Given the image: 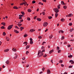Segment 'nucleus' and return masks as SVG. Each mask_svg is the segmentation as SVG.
Segmentation results:
<instances>
[{
  "mask_svg": "<svg viewBox=\"0 0 74 74\" xmlns=\"http://www.w3.org/2000/svg\"><path fill=\"white\" fill-rule=\"evenodd\" d=\"M42 14L43 15H45V13L44 12H42Z\"/></svg>",
  "mask_w": 74,
  "mask_h": 74,
  "instance_id": "79ce46f5",
  "label": "nucleus"
},
{
  "mask_svg": "<svg viewBox=\"0 0 74 74\" xmlns=\"http://www.w3.org/2000/svg\"><path fill=\"white\" fill-rule=\"evenodd\" d=\"M39 39H41L42 38V37L41 36H39L38 37Z\"/></svg>",
  "mask_w": 74,
  "mask_h": 74,
  "instance_id": "864d4df0",
  "label": "nucleus"
},
{
  "mask_svg": "<svg viewBox=\"0 0 74 74\" xmlns=\"http://www.w3.org/2000/svg\"><path fill=\"white\" fill-rule=\"evenodd\" d=\"M61 4H62V5H64V3L63 1H61Z\"/></svg>",
  "mask_w": 74,
  "mask_h": 74,
  "instance_id": "7c9ffc66",
  "label": "nucleus"
},
{
  "mask_svg": "<svg viewBox=\"0 0 74 74\" xmlns=\"http://www.w3.org/2000/svg\"><path fill=\"white\" fill-rule=\"evenodd\" d=\"M1 29H5V28L4 27V26H2V27H1Z\"/></svg>",
  "mask_w": 74,
  "mask_h": 74,
  "instance_id": "37998d69",
  "label": "nucleus"
},
{
  "mask_svg": "<svg viewBox=\"0 0 74 74\" xmlns=\"http://www.w3.org/2000/svg\"><path fill=\"white\" fill-rule=\"evenodd\" d=\"M72 62H73V61L72 60H70L69 61V62L70 63H71Z\"/></svg>",
  "mask_w": 74,
  "mask_h": 74,
  "instance_id": "09e8293b",
  "label": "nucleus"
},
{
  "mask_svg": "<svg viewBox=\"0 0 74 74\" xmlns=\"http://www.w3.org/2000/svg\"><path fill=\"white\" fill-rule=\"evenodd\" d=\"M33 43V41L30 40V44H32Z\"/></svg>",
  "mask_w": 74,
  "mask_h": 74,
  "instance_id": "2f4dec72",
  "label": "nucleus"
},
{
  "mask_svg": "<svg viewBox=\"0 0 74 74\" xmlns=\"http://www.w3.org/2000/svg\"><path fill=\"white\" fill-rule=\"evenodd\" d=\"M43 56V57H44L45 58V57H46L47 56V55H46V54H45V55H44Z\"/></svg>",
  "mask_w": 74,
  "mask_h": 74,
  "instance_id": "c03bdc74",
  "label": "nucleus"
},
{
  "mask_svg": "<svg viewBox=\"0 0 74 74\" xmlns=\"http://www.w3.org/2000/svg\"><path fill=\"white\" fill-rule=\"evenodd\" d=\"M44 2H46V0H42Z\"/></svg>",
  "mask_w": 74,
  "mask_h": 74,
  "instance_id": "e2e57ef3",
  "label": "nucleus"
},
{
  "mask_svg": "<svg viewBox=\"0 0 74 74\" xmlns=\"http://www.w3.org/2000/svg\"><path fill=\"white\" fill-rule=\"evenodd\" d=\"M15 27L16 29H19V28H18L17 26H15Z\"/></svg>",
  "mask_w": 74,
  "mask_h": 74,
  "instance_id": "de8ad7c7",
  "label": "nucleus"
},
{
  "mask_svg": "<svg viewBox=\"0 0 74 74\" xmlns=\"http://www.w3.org/2000/svg\"><path fill=\"white\" fill-rule=\"evenodd\" d=\"M1 24H2L3 26H5V23L3 22L1 23Z\"/></svg>",
  "mask_w": 74,
  "mask_h": 74,
  "instance_id": "cd10ccee",
  "label": "nucleus"
},
{
  "mask_svg": "<svg viewBox=\"0 0 74 74\" xmlns=\"http://www.w3.org/2000/svg\"><path fill=\"white\" fill-rule=\"evenodd\" d=\"M29 47H30V46L29 45V46H27L26 47V49H28L29 48Z\"/></svg>",
  "mask_w": 74,
  "mask_h": 74,
  "instance_id": "4be33fe9",
  "label": "nucleus"
},
{
  "mask_svg": "<svg viewBox=\"0 0 74 74\" xmlns=\"http://www.w3.org/2000/svg\"><path fill=\"white\" fill-rule=\"evenodd\" d=\"M29 53V52L28 51H26V54L27 55L28 53Z\"/></svg>",
  "mask_w": 74,
  "mask_h": 74,
  "instance_id": "3c124183",
  "label": "nucleus"
},
{
  "mask_svg": "<svg viewBox=\"0 0 74 74\" xmlns=\"http://www.w3.org/2000/svg\"><path fill=\"white\" fill-rule=\"evenodd\" d=\"M51 73V71L50 70L48 69L47 70V74H50Z\"/></svg>",
  "mask_w": 74,
  "mask_h": 74,
  "instance_id": "423d86ee",
  "label": "nucleus"
},
{
  "mask_svg": "<svg viewBox=\"0 0 74 74\" xmlns=\"http://www.w3.org/2000/svg\"><path fill=\"white\" fill-rule=\"evenodd\" d=\"M36 19L39 21H41V19L40 18H37Z\"/></svg>",
  "mask_w": 74,
  "mask_h": 74,
  "instance_id": "ddd939ff",
  "label": "nucleus"
},
{
  "mask_svg": "<svg viewBox=\"0 0 74 74\" xmlns=\"http://www.w3.org/2000/svg\"><path fill=\"white\" fill-rule=\"evenodd\" d=\"M61 21L63 22L64 21V19L63 18H62V19H61Z\"/></svg>",
  "mask_w": 74,
  "mask_h": 74,
  "instance_id": "393cba45",
  "label": "nucleus"
},
{
  "mask_svg": "<svg viewBox=\"0 0 74 74\" xmlns=\"http://www.w3.org/2000/svg\"><path fill=\"white\" fill-rule=\"evenodd\" d=\"M52 37H53V35H51L50 36H49V38L50 39H51L52 38Z\"/></svg>",
  "mask_w": 74,
  "mask_h": 74,
  "instance_id": "b1692460",
  "label": "nucleus"
},
{
  "mask_svg": "<svg viewBox=\"0 0 74 74\" xmlns=\"http://www.w3.org/2000/svg\"><path fill=\"white\" fill-rule=\"evenodd\" d=\"M13 8H14V9H18V7H17V6H14Z\"/></svg>",
  "mask_w": 74,
  "mask_h": 74,
  "instance_id": "a211bd4d",
  "label": "nucleus"
},
{
  "mask_svg": "<svg viewBox=\"0 0 74 74\" xmlns=\"http://www.w3.org/2000/svg\"><path fill=\"white\" fill-rule=\"evenodd\" d=\"M24 29V28L23 27H20V29Z\"/></svg>",
  "mask_w": 74,
  "mask_h": 74,
  "instance_id": "a18cd8bd",
  "label": "nucleus"
},
{
  "mask_svg": "<svg viewBox=\"0 0 74 74\" xmlns=\"http://www.w3.org/2000/svg\"><path fill=\"white\" fill-rule=\"evenodd\" d=\"M23 16H23V15H19V17H22Z\"/></svg>",
  "mask_w": 74,
  "mask_h": 74,
  "instance_id": "8fccbe9b",
  "label": "nucleus"
},
{
  "mask_svg": "<svg viewBox=\"0 0 74 74\" xmlns=\"http://www.w3.org/2000/svg\"><path fill=\"white\" fill-rule=\"evenodd\" d=\"M54 50L53 49H52L49 52V53L51 54L53 52Z\"/></svg>",
  "mask_w": 74,
  "mask_h": 74,
  "instance_id": "6e6552de",
  "label": "nucleus"
},
{
  "mask_svg": "<svg viewBox=\"0 0 74 74\" xmlns=\"http://www.w3.org/2000/svg\"><path fill=\"white\" fill-rule=\"evenodd\" d=\"M9 50V49H6L4 50V52H8Z\"/></svg>",
  "mask_w": 74,
  "mask_h": 74,
  "instance_id": "1a4fd4ad",
  "label": "nucleus"
},
{
  "mask_svg": "<svg viewBox=\"0 0 74 74\" xmlns=\"http://www.w3.org/2000/svg\"><path fill=\"white\" fill-rule=\"evenodd\" d=\"M27 36H28V35L27 34H25V35H24V37H26Z\"/></svg>",
  "mask_w": 74,
  "mask_h": 74,
  "instance_id": "c9c22d12",
  "label": "nucleus"
},
{
  "mask_svg": "<svg viewBox=\"0 0 74 74\" xmlns=\"http://www.w3.org/2000/svg\"><path fill=\"white\" fill-rule=\"evenodd\" d=\"M64 33V31H63L62 30H60V31H59V33Z\"/></svg>",
  "mask_w": 74,
  "mask_h": 74,
  "instance_id": "0eeeda50",
  "label": "nucleus"
},
{
  "mask_svg": "<svg viewBox=\"0 0 74 74\" xmlns=\"http://www.w3.org/2000/svg\"><path fill=\"white\" fill-rule=\"evenodd\" d=\"M44 44H46V42H42V45H44Z\"/></svg>",
  "mask_w": 74,
  "mask_h": 74,
  "instance_id": "49530a36",
  "label": "nucleus"
},
{
  "mask_svg": "<svg viewBox=\"0 0 74 74\" xmlns=\"http://www.w3.org/2000/svg\"><path fill=\"white\" fill-rule=\"evenodd\" d=\"M36 3V1H32V3Z\"/></svg>",
  "mask_w": 74,
  "mask_h": 74,
  "instance_id": "bf43d9fd",
  "label": "nucleus"
},
{
  "mask_svg": "<svg viewBox=\"0 0 74 74\" xmlns=\"http://www.w3.org/2000/svg\"><path fill=\"white\" fill-rule=\"evenodd\" d=\"M44 48V47L43 46L41 47V49L43 50Z\"/></svg>",
  "mask_w": 74,
  "mask_h": 74,
  "instance_id": "0e129e2a",
  "label": "nucleus"
},
{
  "mask_svg": "<svg viewBox=\"0 0 74 74\" xmlns=\"http://www.w3.org/2000/svg\"><path fill=\"white\" fill-rule=\"evenodd\" d=\"M67 8V7L66 6L64 5L63 6V8H64L65 9H66Z\"/></svg>",
  "mask_w": 74,
  "mask_h": 74,
  "instance_id": "5701e85b",
  "label": "nucleus"
},
{
  "mask_svg": "<svg viewBox=\"0 0 74 74\" xmlns=\"http://www.w3.org/2000/svg\"><path fill=\"white\" fill-rule=\"evenodd\" d=\"M24 5L25 6L27 4V3L26 2L24 1L23 3H21L20 4V5Z\"/></svg>",
  "mask_w": 74,
  "mask_h": 74,
  "instance_id": "7ed1b4c3",
  "label": "nucleus"
},
{
  "mask_svg": "<svg viewBox=\"0 0 74 74\" xmlns=\"http://www.w3.org/2000/svg\"><path fill=\"white\" fill-rule=\"evenodd\" d=\"M69 25L70 26L72 25V23H69Z\"/></svg>",
  "mask_w": 74,
  "mask_h": 74,
  "instance_id": "72a5a7b5",
  "label": "nucleus"
},
{
  "mask_svg": "<svg viewBox=\"0 0 74 74\" xmlns=\"http://www.w3.org/2000/svg\"><path fill=\"white\" fill-rule=\"evenodd\" d=\"M48 25V23L45 22L43 23V26L44 27H46Z\"/></svg>",
  "mask_w": 74,
  "mask_h": 74,
  "instance_id": "20e7f679",
  "label": "nucleus"
},
{
  "mask_svg": "<svg viewBox=\"0 0 74 74\" xmlns=\"http://www.w3.org/2000/svg\"><path fill=\"white\" fill-rule=\"evenodd\" d=\"M48 19H51L52 18V17H51V16H48Z\"/></svg>",
  "mask_w": 74,
  "mask_h": 74,
  "instance_id": "6ab92c4d",
  "label": "nucleus"
},
{
  "mask_svg": "<svg viewBox=\"0 0 74 74\" xmlns=\"http://www.w3.org/2000/svg\"><path fill=\"white\" fill-rule=\"evenodd\" d=\"M45 49H43V50H42L41 51V52L42 53H43V52H45Z\"/></svg>",
  "mask_w": 74,
  "mask_h": 74,
  "instance_id": "5fc2aeb1",
  "label": "nucleus"
},
{
  "mask_svg": "<svg viewBox=\"0 0 74 74\" xmlns=\"http://www.w3.org/2000/svg\"><path fill=\"white\" fill-rule=\"evenodd\" d=\"M14 32H15V33H19V32L17 31V30H14Z\"/></svg>",
  "mask_w": 74,
  "mask_h": 74,
  "instance_id": "f3484780",
  "label": "nucleus"
},
{
  "mask_svg": "<svg viewBox=\"0 0 74 74\" xmlns=\"http://www.w3.org/2000/svg\"><path fill=\"white\" fill-rule=\"evenodd\" d=\"M71 47L70 45H67V47Z\"/></svg>",
  "mask_w": 74,
  "mask_h": 74,
  "instance_id": "680f3d73",
  "label": "nucleus"
},
{
  "mask_svg": "<svg viewBox=\"0 0 74 74\" xmlns=\"http://www.w3.org/2000/svg\"><path fill=\"white\" fill-rule=\"evenodd\" d=\"M21 13L23 15H24L25 14V13L24 12H21Z\"/></svg>",
  "mask_w": 74,
  "mask_h": 74,
  "instance_id": "4c0bfd02",
  "label": "nucleus"
},
{
  "mask_svg": "<svg viewBox=\"0 0 74 74\" xmlns=\"http://www.w3.org/2000/svg\"><path fill=\"white\" fill-rule=\"evenodd\" d=\"M39 4H41L42 5H43V3H42L41 2H40V3H39Z\"/></svg>",
  "mask_w": 74,
  "mask_h": 74,
  "instance_id": "6e6d98bb",
  "label": "nucleus"
},
{
  "mask_svg": "<svg viewBox=\"0 0 74 74\" xmlns=\"http://www.w3.org/2000/svg\"><path fill=\"white\" fill-rule=\"evenodd\" d=\"M12 51H13L15 52L17 51V50H16V48H14L12 49Z\"/></svg>",
  "mask_w": 74,
  "mask_h": 74,
  "instance_id": "9b49d317",
  "label": "nucleus"
},
{
  "mask_svg": "<svg viewBox=\"0 0 74 74\" xmlns=\"http://www.w3.org/2000/svg\"><path fill=\"white\" fill-rule=\"evenodd\" d=\"M64 36H62V37H61V40H64Z\"/></svg>",
  "mask_w": 74,
  "mask_h": 74,
  "instance_id": "bb28decb",
  "label": "nucleus"
},
{
  "mask_svg": "<svg viewBox=\"0 0 74 74\" xmlns=\"http://www.w3.org/2000/svg\"><path fill=\"white\" fill-rule=\"evenodd\" d=\"M17 56H15V57L14 58V59H16L17 58Z\"/></svg>",
  "mask_w": 74,
  "mask_h": 74,
  "instance_id": "603ef678",
  "label": "nucleus"
},
{
  "mask_svg": "<svg viewBox=\"0 0 74 74\" xmlns=\"http://www.w3.org/2000/svg\"><path fill=\"white\" fill-rule=\"evenodd\" d=\"M35 31V29H30V32H34Z\"/></svg>",
  "mask_w": 74,
  "mask_h": 74,
  "instance_id": "f8f14e48",
  "label": "nucleus"
},
{
  "mask_svg": "<svg viewBox=\"0 0 74 74\" xmlns=\"http://www.w3.org/2000/svg\"><path fill=\"white\" fill-rule=\"evenodd\" d=\"M60 5H61L60 4H59L58 5V9H60Z\"/></svg>",
  "mask_w": 74,
  "mask_h": 74,
  "instance_id": "c85d7f7f",
  "label": "nucleus"
},
{
  "mask_svg": "<svg viewBox=\"0 0 74 74\" xmlns=\"http://www.w3.org/2000/svg\"><path fill=\"white\" fill-rule=\"evenodd\" d=\"M22 25V24L21 23H18V26L19 27H21V26Z\"/></svg>",
  "mask_w": 74,
  "mask_h": 74,
  "instance_id": "a878e982",
  "label": "nucleus"
},
{
  "mask_svg": "<svg viewBox=\"0 0 74 74\" xmlns=\"http://www.w3.org/2000/svg\"><path fill=\"white\" fill-rule=\"evenodd\" d=\"M61 66L62 67H64V65H63V64H61Z\"/></svg>",
  "mask_w": 74,
  "mask_h": 74,
  "instance_id": "052dcab7",
  "label": "nucleus"
},
{
  "mask_svg": "<svg viewBox=\"0 0 74 74\" xmlns=\"http://www.w3.org/2000/svg\"><path fill=\"white\" fill-rule=\"evenodd\" d=\"M37 16H35V17H34V20H36V18H37Z\"/></svg>",
  "mask_w": 74,
  "mask_h": 74,
  "instance_id": "4d7b16f0",
  "label": "nucleus"
},
{
  "mask_svg": "<svg viewBox=\"0 0 74 74\" xmlns=\"http://www.w3.org/2000/svg\"><path fill=\"white\" fill-rule=\"evenodd\" d=\"M26 66H26V68H28L29 67V64H28Z\"/></svg>",
  "mask_w": 74,
  "mask_h": 74,
  "instance_id": "13d9d810",
  "label": "nucleus"
},
{
  "mask_svg": "<svg viewBox=\"0 0 74 74\" xmlns=\"http://www.w3.org/2000/svg\"><path fill=\"white\" fill-rule=\"evenodd\" d=\"M29 40H30V41H33V39L32 38H30V39H29Z\"/></svg>",
  "mask_w": 74,
  "mask_h": 74,
  "instance_id": "338daca9",
  "label": "nucleus"
},
{
  "mask_svg": "<svg viewBox=\"0 0 74 74\" xmlns=\"http://www.w3.org/2000/svg\"><path fill=\"white\" fill-rule=\"evenodd\" d=\"M53 10L56 13H58L59 12V10L57 8L53 9Z\"/></svg>",
  "mask_w": 74,
  "mask_h": 74,
  "instance_id": "f03ea898",
  "label": "nucleus"
},
{
  "mask_svg": "<svg viewBox=\"0 0 74 74\" xmlns=\"http://www.w3.org/2000/svg\"><path fill=\"white\" fill-rule=\"evenodd\" d=\"M73 56L71 55H70L69 56H68V58H71L73 57Z\"/></svg>",
  "mask_w": 74,
  "mask_h": 74,
  "instance_id": "4468645a",
  "label": "nucleus"
},
{
  "mask_svg": "<svg viewBox=\"0 0 74 74\" xmlns=\"http://www.w3.org/2000/svg\"><path fill=\"white\" fill-rule=\"evenodd\" d=\"M13 25H10L8 27V30H10L12 29L13 27Z\"/></svg>",
  "mask_w": 74,
  "mask_h": 74,
  "instance_id": "39448f33",
  "label": "nucleus"
},
{
  "mask_svg": "<svg viewBox=\"0 0 74 74\" xmlns=\"http://www.w3.org/2000/svg\"><path fill=\"white\" fill-rule=\"evenodd\" d=\"M43 55V53L41 52L40 50H39L38 51V58H40V57H41Z\"/></svg>",
  "mask_w": 74,
  "mask_h": 74,
  "instance_id": "f257e3e1",
  "label": "nucleus"
},
{
  "mask_svg": "<svg viewBox=\"0 0 74 74\" xmlns=\"http://www.w3.org/2000/svg\"><path fill=\"white\" fill-rule=\"evenodd\" d=\"M63 61L62 60H60V61H59V62L60 63H63Z\"/></svg>",
  "mask_w": 74,
  "mask_h": 74,
  "instance_id": "2eb2a0df",
  "label": "nucleus"
},
{
  "mask_svg": "<svg viewBox=\"0 0 74 74\" xmlns=\"http://www.w3.org/2000/svg\"><path fill=\"white\" fill-rule=\"evenodd\" d=\"M27 20H28V21H30V18L28 17V18H27Z\"/></svg>",
  "mask_w": 74,
  "mask_h": 74,
  "instance_id": "a19ab883",
  "label": "nucleus"
},
{
  "mask_svg": "<svg viewBox=\"0 0 74 74\" xmlns=\"http://www.w3.org/2000/svg\"><path fill=\"white\" fill-rule=\"evenodd\" d=\"M7 64H9L10 63V62L9 61V60H7L6 61V62H5Z\"/></svg>",
  "mask_w": 74,
  "mask_h": 74,
  "instance_id": "9d476101",
  "label": "nucleus"
},
{
  "mask_svg": "<svg viewBox=\"0 0 74 74\" xmlns=\"http://www.w3.org/2000/svg\"><path fill=\"white\" fill-rule=\"evenodd\" d=\"M48 29H46V30H45V32H46L47 31H48Z\"/></svg>",
  "mask_w": 74,
  "mask_h": 74,
  "instance_id": "69168bd1",
  "label": "nucleus"
},
{
  "mask_svg": "<svg viewBox=\"0 0 74 74\" xmlns=\"http://www.w3.org/2000/svg\"><path fill=\"white\" fill-rule=\"evenodd\" d=\"M74 30L73 29H70V32H72Z\"/></svg>",
  "mask_w": 74,
  "mask_h": 74,
  "instance_id": "c756f323",
  "label": "nucleus"
},
{
  "mask_svg": "<svg viewBox=\"0 0 74 74\" xmlns=\"http://www.w3.org/2000/svg\"><path fill=\"white\" fill-rule=\"evenodd\" d=\"M58 13H55V17L56 18H57L58 16Z\"/></svg>",
  "mask_w": 74,
  "mask_h": 74,
  "instance_id": "aec40b11",
  "label": "nucleus"
},
{
  "mask_svg": "<svg viewBox=\"0 0 74 74\" xmlns=\"http://www.w3.org/2000/svg\"><path fill=\"white\" fill-rule=\"evenodd\" d=\"M73 66H69V68H72L73 67Z\"/></svg>",
  "mask_w": 74,
  "mask_h": 74,
  "instance_id": "58836bf2",
  "label": "nucleus"
},
{
  "mask_svg": "<svg viewBox=\"0 0 74 74\" xmlns=\"http://www.w3.org/2000/svg\"><path fill=\"white\" fill-rule=\"evenodd\" d=\"M60 49V47H57V50H58Z\"/></svg>",
  "mask_w": 74,
  "mask_h": 74,
  "instance_id": "e433bc0d",
  "label": "nucleus"
},
{
  "mask_svg": "<svg viewBox=\"0 0 74 74\" xmlns=\"http://www.w3.org/2000/svg\"><path fill=\"white\" fill-rule=\"evenodd\" d=\"M42 70L43 71H44L45 70V68H42Z\"/></svg>",
  "mask_w": 74,
  "mask_h": 74,
  "instance_id": "774afa93",
  "label": "nucleus"
},
{
  "mask_svg": "<svg viewBox=\"0 0 74 74\" xmlns=\"http://www.w3.org/2000/svg\"><path fill=\"white\" fill-rule=\"evenodd\" d=\"M10 38H8V37H6V40L8 41H9L10 40Z\"/></svg>",
  "mask_w": 74,
  "mask_h": 74,
  "instance_id": "dca6fc26",
  "label": "nucleus"
},
{
  "mask_svg": "<svg viewBox=\"0 0 74 74\" xmlns=\"http://www.w3.org/2000/svg\"><path fill=\"white\" fill-rule=\"evenodd\" d=\"M69 15V16L71 17L73 16V15L72 14H70Z\"/></svg>",
  "mask_w": 74,
  "mask_h": 74,
  "instance_id": "473e14b6",
  "label": "nucleus"
},
{
  "mask_svg": "<svg viewBox=\"0 0 74 74\" xmlns=\"http://www.w3.org/2000/svg\"><path fill=\"white\" fill-rule=\"evenodd\" d=\"M28 12H32V10L31 9H29L28 10Z\"/></svg>",
  "mask_w": 74,
  "mask_h": 74,
  "instance_id": "412c9836",
  "label": "nucleus"
},
{
  "mask_svg": "<svg viewBox=\"0 0 74 74\" xmlns=\"http://www.w3.org/2000/svg\"><path fill=\"white\" fill-rule=\"evenodd\" d=\"M58 53H60L61 52V50H59L58 51Z\"/></svg>",
  "mask_w": 74,
  "mask_h": 74,
  "instance_id": "ea45409f",
  "label": "nucleus"
},
{
  "mask_svg": "<svg viewBox=\"0 0 74 74\" xmlns=\"http://www.w3.org/2000/svg\"><path fill=\"white\" fill-rule=\"evenodd\" d=\"M3 36H5V35H6V33L4 32L3 33Z\"/></svg>",
  "mask_w": 74,
  "mask_h": 74,
  "instance_id": "f704fd0d",
  "label": "nucleus"
}]
</instances>
